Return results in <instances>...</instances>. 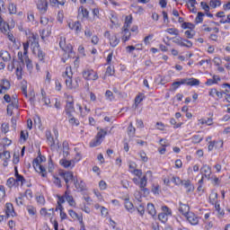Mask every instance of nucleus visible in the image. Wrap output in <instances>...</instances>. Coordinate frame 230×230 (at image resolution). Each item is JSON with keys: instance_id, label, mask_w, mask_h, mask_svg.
<instances>
[{"instance_id": "nucleus-17", "label": "nucleus", "mask_w": 230, "mask_h": 230, "mask_svg": "<svg viewBox=\"0 0 230 230\" xmlns=\"http://www.w3.org/2000/svg\"><path fill=\"white\" fill-rule=\"evenodd\" d=\"M41 217H44L45 218H50V220H53V215H55V209L54 208H41L40 211Z\"/></svg>"}, {"instance_id": "nucleus-52", "label": "nucleus", "mask_w": 230, "mask_h": 230, "mask_svg": "<svg viewBox=\"0 0 230 230\" xmlns=\"http://www.w3.org/2000/svg\"><path fill=\"white\" fill-rule=\"evenodd\" d=\"M190 139L191 143L197 145L198 143H200L202 141V137H200L199 135H194Z\"/></svg>"}, {"instance_id": "nucleus-24", "label": "nucleus", "mask_w": 230, "mask_h": 230, "mask_svg": "<svg viewBox=\"0 0 230 230\" xmlns=\"http://www.w3.org/2000/svg\"><path fill=\"white\" fill-rule=\"evenodd\" d=\"M74 184L77 191H84L85 190V182L81 179H74Z\"/></svg>"}, {"instance_id": "nucleus-21", "label": "nucleus", "mask_w": 230, "mask_h": 230, "mask_svg": "<svg viewBox=\"0 0 230 230\" xmlns=\"http://www.w3.org/2000/svg\"><path fill=\"white\" fill-rule=\"evenodd\" d=\"M5 215L7 218L15 217V210L13 209V205L12 203L5 204Z\"/></svg>"}, {"instance_id": "nucleus-63", "label": "nucleus", "mask_w": 230, "mask_h": 230, "mask_svg": "<svg viewBox=\"0 0 230 230\" xmlns=\"http://www.w3.org/2000/svg\"><path fill=\"white\" fill-rule=\"evenodd\" d=\"M23 198H24V195L19 194V196L15 199V202L17 206H22V204H24V202L22 201Z\"/></svg>"}, {"instance_id": "nucleus-6", "label": "nucleus", "mask_w": 230, "mask_h": 230, "mask_svg": "<svg viewBox=\"0 0 230 230\" xmlns=\"http://www.w3.org/2000/svg\"><path fill=\"white\" fill-rule=\"evenodd\" d=\"M200 173H201V179L199 181V184H202L204 182V179H207V181H211V167L208 164H204L200 168Z\"/></svg>"}, {"instance_id": "nucleus-22", "label": "nucleus", "mask_w": 230, "mask_h": 230, "mask_svg": "<svg viewBox=\"0 0 230 230\" xmlns=\"http://www.w3.org/2000/svg\"><path fill=\"white\" fill-rule=\"evenodd\" d=\"M10 30H12L10 24L4 22L3 17H1L0 15V31H2V33H9Z\"/></svg>"}, {"instance_id": "nucleus-42", "label": "nucleus", "mask_w": 230, "mask_h": 230, "mask_svg": "<svg viewBox=\"0 0 230 230\" xmlns=\"http://www.w3.org/2000/svg\"><path fill=\"white\" fill-rule=\"evenodd\" d=\"M8 12L11 15H15L17 13V5L13 3L9 4Z\"/></svg>"}, {"instance_id": "nucleus-10", "label": "nucleus", "mask_w": 230, "mask_h": 230, "mask_svg": "<svg viewBox=\"0 0 230 230\" xmlns=\"http://www.w3.org/2000/svg\"><path fill=\"white\" fill-rule=\"evenodd\" d=\"M104 37L106 39H109L110 45L111 46V48H116V46H118V44H119V39L118 38V35L111 34V31H106L104 32Z\"/></svg>"}, {"instance_id": "nucleus-51", "label": "nucleus", "mask_w": 230, "mask_h": 230, "mask_svg": "<svg viewBox=\"0 0 230 230\" xmlns=\"http://www.w3.org/2000/svg\"><path fill=\"white\" fill-rule=\"evenodd\" d=\"M166 33H169V35H175L176 37L179 35V30L175 28H169L165 30Z\"/></svg>"}, {"instance_id": "nucleus-40", "label": "nucleus", "mask_w": 230, "mask_h": 230, "mask_svg": "<svg viewBox=\"0 0 230 230\" xmlns=\"http://www.w3.org/2000/svg\"><path fill=\"white\" fill-rule=\"evenodd\" d=\"M13 109H17V100L14 99L13 101V103L9 104L7 106V114H9L10 116H12V111H13Z\"/></svg>"}, {"instance_id": "nucleus-41", "label": "nucleus", "mask_w": 230, "mask_h": 230, "mask_svg": "<svg viewBox=\"0 0 230 230\" xmlns=\"http://www.w3.org/2000/svg\"><path fill=\"white\" fill-rule=\"evenodd\" d=\"M109 19L111 20V24H113V26H116V24H118V14H116V13L111 12Z\"/></svg>"}, {"instance_id": "nucleus-50", "label": "nucleus", "mask_w": 230, "mask_h": 230, "mask_svg": "<svg viewBox=\"0 0 230 230\" xmlns=\"http://www.w3.org/2000/svg\"><path fill=\"white\" fill-rule=\"evenodd\" d=\"M183 181H184L181 180V178L178 176H172V182H173L175 186H181V184H182Z\"/></svg>"}, {"instance_id": "nucleus-19", "label": "nucleus", "mask_w": 230, "mask_h": 230, "mask_svg": "<svg viewBox=\"0 0 230 230\" xmlns=\"http://www.w3.org/2000/svg\"><path fill=\"white\" fill-rule=\"evenodd\" d=\"M60 177H62L66 184L67 190H69V182L73 181V172H65L59 173Z\"/></svg>"}, {"instance_id": "nucleus-58", "label": "nucleus", "mask_w": 230, "mask_h": 230, "mask_svg": "<svg viewBox=\"0 0 230 230\" xmlns=\"http://www.w3.org/2000/svg\"><path fill=\"white\" fill-rule=\"evenodd\" d=\"M27 211L29 215H31V217H33L34 215H37V208H35V207L33 206H28Z\"/></svg>"}, {"instance_id": "nucleus-46", "label": "nucleus", "mask_w": 230, "mask_h": 230, "mask_svg": "<svg viewBox=\"0 0 230 230\" xmlns=\"http://www.w3.org/2000/svg\"><path fill=\"white\" fill-rule=\"evenodd\" d=\"M52 181L55 184V186H57L58 188H62V182L60 181V178H58V176L53 175Z\"/></svg>"}, {"instance_id": "nucleus-4", "label": "nucleus", "mask_w": 230, "mask_h": 230, "mask_svg": "<svg viewBox=\"0 0 230 230\" xmlns=\"http://www.w3.org/2000/svg\"><path fill=\"white\" fill-rule=\"evenodd\" d=\"M66 104L65 106V114H66L67 117L73 116V114H75V100L73 99V96H71L69 94L66 95Z\"/></svg>"}, {"instance_id": "nucleus-20", "label": "nucleus", "mask_w": 230, "mask_h": 230, "mask_svg": "<svg viewBox=\"0 0 230 230\" xmlns=\"http://www.w3.org/2000/svg\"><path fill=\"white\" fill-rule=\"evenodd\" d=\"M10 152L8 151H3L0 153V159L1 161H4L3 164L4 166H8V163H10L11 159Z\"/></svg>"}, {"instance_id": "nucleus-30", "label": "nucleus", "mask_w": 230, "mask_h": 230, "mask_svg": "<svg viewBox=\"0 0 230 230\" xmlns=\"http://www.w3.org/2000/svg\"><path fill=\"white\" fill-rule=\"evenodd\" d=\"M218 202V193L217 190H212L209 195V203L210 204H217Z\"/></svg>"}, {"instance_id": "nucleus-9", "label": "nucleus", "mask_w": 230, "mask_h": 230, "mask_svg": "<svg viewBox=\"0 0 230 230\" xmlns=\"http://www.w3.org/2000/svg\"><path fill=\"white\" fill-rule=\"evenodd\" d=\"M180 85H189L190 87H196L200 85V80L197 78H182L180 79Z\"/></svg>"}, {"instance_id": "nucleus-60", "label": "nucleus", "mask_w": 230, "mask_h": 230, "mask_svg": "<svg viewBox=\"0 0 230 230\" xmlns=\"http://www.w3.org/2000/svg\"><path fill=\"white\" fill-rule=\"evenodd\" d=\"M202 21H204V13H198V15L195 19L196 24H200V22H202Z\"/></svg>"}, {"instance_id": "nucleus-47", "label": "nucleus", "mask_w": 230, "mask_h": 230, "mask_svg": "<svg viewBox=\"0 0 230 230\" xmlns=\"http://www.w3.org/2000/svg\"><path fill=\"white\" fill-rule=\"evenodd\" d=\"M15 177H16V180H15V182H20L22 185L24 184V182H26V180L24 179V177L21 174H19V172H15Z\"/></svg>"}, {"instance_id": "nucleus-13", "label": "nucleus", "mask_w": 230, "mask_h": 230, "mask_svg": "<svg viewBox=\"0 0 230 230\" xmlns=\"http://www.w3.org/2000/svg\"><path fill=\"white\" fill-rule=\"evenodd\" d=\"M59 164L66 170H73L75 168V160H67L66 157L59 160Z\"/></svg>"}, {"instance_id": "nucleus-64", "label": "nucleus", "mask_w": 230, "mask_h": 230, "mask_svg": "<svg viewBox=\"0 0 230 230\" xmlns=\"http://www.w3.org/2000/svg\"><path fill=\"white\" fill-rule=\"evenodd\" d=\"M223 89H225V93H226V94H230V84L227 83H225L222 84Z\"/></svg>"}, {"instance_id": "nucleus-43", "label": "nucleus", "mask_w": 230, "mask_h": 230, "mask_svg": "<svg viewBox=\"0 0 230 230\" xmlns=\"http://www.w3.org/2000/svg\"><path fill=\"white\" fill-rule=\"evenodd\" d=\"M69 155V143L63 142V157H67Z\"/></svg>"}, {"instance_id": "nucleus-45", "label": "nucleus", "mask_w": 230, "mask_h": 230, "mask_svg": "<svg viewBox=\"0 0 230 230\" xmlns=\"http://www.w3.org/2000/svg\"><path fill=\"white\" fill-rule=\"evenodd\" d=\"M52 6H64L66 4V0H49Z\"/></svg>"}, {"instance_id": "nucleus-8", "label": "nucleus", "mask_w": 230, "mask_h": 230, "mask_svg": "<svg viewBox=\"0 0 230 230\" xmlns=\"http://www.w3.org/2000/svg\"><path fill=\"white\" fill-rule=\"evenodd\" d=\"M173 44L181 46V48H191L193 43L188 40L182 39L181 36L174 37L172 39Z\"/></svg>"}, {"instance_id": "nucleus-44", "label": "nucleus", "mask_w": 230, "mask_h": 230, "mask_svg": "<svg viewBox=\"0 0 230 230\" xmlns=\"http://www.w3.org/2000/svg\"><path fill=\"white\" fill-rule=\"evenodd\" d=\"M50 35H51V29L49 28L44 29L40 33V37L42 40H44L45 39H48V37H49Z\"/></svg>"}, {"instance_id": "nucleus-27", "label": "nucleus", "mask_w": 230, "mask_h": 230, "mask_svg": "<svg viewBox=\"0 0 230 230\" xmlns=\"http://www.w3.org/2000/svg\"><path fill=\"white\" fill-rule=\"evenodd\" d=\"M78 17L81 19H89V11L84 6L79 7Z\"/></svg>"}, {"instance_id": "nucleus-37", "label": "nucleus", "mask_w": 230, "mask_h": 230, "mask_svg": "<svg viewBox=\"0 0 230 230\" xmlns=\"http://www.w3.org/2000/svg\"><path fill=\"white\" fill-rule=\"evenodd\" d=\"M67 118H68V123H70L72 127H78V125H80V120L75 118V116L71 115V116H68Z\"/></svg>"}, {"instance_id": "nucleus-29", "label": "nucleus", "mask_w": 230, "mask_h": 230, "mask_svg": "<svg viewBox=\"0 0 230 230\" xmlns=\"http://www.w3.org/2000/svg\"><path fill=\"white\" fill-rule=\"evenodd\" d=\"M181 184L185 188V190H187L188 192L195 190V186H193L191 181L190 180H183Z\"/></svg>"}, {"instance_id": "nucleus-61", "label": "nucleus", "mask_w": 230, "mask_h": 230, "mask_svg": "<svg viewBox=\"0 0 230 230\" xmlns=\"http://www.w3.org/2000/svg\"><path fill=\"white\" fill-rule=\"evenodd\" d=\"M93 194L95 195V197H97L99 202H103L104 199L101 191H99L98 190H94Z\"/></svg>"}, {"instance_id": "nucleus-14", "label": "nucleus", "mask_w": 230, "mask_h": 230, "mask_svg": "<svg viewBox=\"0 0 230 230\" xmlns=\"http://www.w3.org/2000/svg\"><path fill=\"white\" fill-rule=\"evenodd\" d=\"M186 220L190 224V226H198L199 225V217L195 213L193 212H189L187 216H185Z\"/></svg>"}, {"instance_id": "nucleus-12", "label": "nucleus", "mask_w": 230, "mask_h": 230, "mask_svg": "<svg viewBox=\"0 0 230 230\" xmlns=\"http://www.w3.org/2000/svg\"><path fill=\"white\" fill-rule=\"evenodd\" d=\"M83 78L84 80H98V73L94 72L93 69H86L83 72Z\"/></svg>"}, {"instance_id": "nucleus-34", "label": "nucleus", "mask_w": 230, "mask_h": 230, "mask_svg": "<svg viewBox=\"0 0 230 230\" xmlns=\"http://www.w3.org/2000/svg\"><path fill=\"white\" fill-rule=\"evenodd\" d=\"M0 58H2V60H4V62H8L12 58L10 53L6 50L0 51Z\"/></svg>"}, {"instance_id": "nucleus-48", "label": "nucleus", "mask_w": 230, "mask_h": 230, "mask_svg": "<svg viewBox=\"0 0 230 230\" xmlns=\"http://www.w3.org/2000/svg\"><path fill=\"white\" fill-rule=\"evenodd\" d=\"M199 170H200V167L199 166V164H195L193 165V167H189L187 170V173L188 175H191V173H193V172H199Z\"/></svg>"}, {"instance_id": "nucleus-32", "label": "nucleus", "mask_w": 230, "mask_h": 230, "mask_svg": "<svg viewBox=\"0 0 230 230\" xmlns=\"http://www.w3.org/2000/svg\"><path fill=\"white\" fill-rule=\"evenodd\" d=\"M63 78H65V80H69V78H73V69L71 68V66H67L65 70V72L63 73Z\"/></svg>"}, {"instance_id": "nucleus-36", "label": "nucleus", "mask_w": 230, "mask_h": 230, "mask_svg": "<svg viewBox=\"0 0 230 230\" xmlns=\"http://www.w3.org/2000/svg\"><path fill=\"white\" fill-rule=\"evenodd\" d=\"M45 134H46L47 140L49 141V146H52V147L55 146V139L53 138V137H51V131L47 130Z\"/></svg>"}, {"instance_id": "nucleus-5", "label": "nucleus", "mask_w": 230, "mask_h": 230, "mask_svg": "<svg viewBox=\"0 0 230 230\" xmlns=\"http://www.w3.org/2000/svg\"><path fill=\"white\" fill-rule=\"evenodd\" d=\"M59 48H61V49L68 55V58L75 57V50H73V45L66 44V38L64 37L60 38Z\"/></svg>"}, {"instance_id": "nucleus-55", "label": "nucleus", "mask_w": 230, "mask_h": 230, "mask_svg": "<svg viewBox=\"0 0 230 230\" xmlns=\"http://www.w3.org/2000/svg\"><path fill=\"white\" fill-rule=\"evenodd\" d=\"M162 214L167 215L168 217H172V209L166 206L162 207Z\"/></svg>"}, {"instance_id": "nucleus-28", "label": "nucleus", "mask_w": 230, "mask_h": 230, "mask_svg": "<svg viewBox=\"0 0 230 230\" xmlns=\"http://www.w3.org/2000/svg\"><path fill=\"white\" fill-rule=\"evenodd\" d=\"M179 211L183 215V217H186L190 213V207L182 202H180Z\"/></svg>"}, {"instance_id": "nucleus-16", "label": "nucleus", "mask_w": 230, "mask_h": 230, "mask_svg": "<svg viewBox=\"0 0 230 230\" xmlns=\"http://www.w3.org/2000/svg\"><path fill=\"white\" fill-rule=\"evenodd\" d=\"M79 83H80L79 78H75V80L71 78L66 79L67 89H78Z\"/></svg>"}, {"instance_id": "nucleus-26", "label": "nucleus", "mask_w": 230, "mask_h": 230, "mask_svg": "<svg viewBox=\"0 0 230 230\" xmlns=\"http://www.w3.org/2000/svg\"><path fill=\"white\" fill-rule=\"evenodd\" d=\"M121 35L122 42H128V40H130V37H132V33H130V31L128 29L122 28Z\"/></svg>"}, {"instance_id": "nucleus-59", "label": "nucleus", "mask_w": 230, "mask_h": 230, "mask_svg": "<svg viewBox=\"0 0 230 230\" xmlns=\"http://www.w3.org/2000/svg\"><path fill=\"white\" fill-rule=\"evenodd\" d=\"M28 49H30V42L23 43V53L22 57H28Z\"/></svg>"}, {"instance_id": "nucleus-35", "label": "nucleus", "mask_w": 230, "mask_h": 230, "mask_svg": "<svg viewBox=\"0 0 230 230\" xmlns=\"http://www.w3.org/2000/svg\"><path fill=\"white\" fill-rule=\"evenodd\" d=\"M147 213L151 215V217H155V215H157V210H155V207L154 206V204H147Z\"/></svg>"}, {"instance_id": "nucleus-7", "label": "nucleus", "mask_w": 230, "mask_h": 230, "mask_svg": "<svg viewBox=\"0 0 230 230\" xmlns=\"http://www.w3.org/2000/svg\"><path fill=\"white\" fill-rule=\"evenodd\" d=\"M67 26L69 30L75 31V35H80V33H82V23H80V22L69 20L67 21Z\"/></svg>"}, {"instance_id": "nucleus-15", "label": "nucleus", "mask_w": 230, "mask_h": 230, "mask_svg": "<svg viewBox=\"0 0 230 230\" xmlns=\"http://www.w3.org/2000/svg\"><path fill=\"white\" fill-rule=\"evenodd\" d=\"M36 4L40 13H46L48 12V1L47 0H36Z\"/></svg>"}, {"instance_id": "nucleus-54", "label": "nucleus", "mask_w": 230, "mask_h": 230, "mask_svg": "<svg viewBox=\"0 0 230 230\" xmlns=\"http://www.w3.org/2000/svg\"><path fill=\"white\" fill-rule=\"evenodd\" d=\"M128 134L131 137H134V134H136V128L132 125V122H130L128 128Z\"/></svg>"}, {"instance_id": "nucleus-2", "label": "nucleus", "mask_w": 230, "mask_h": 230, "mask_svg": "<svg viewBox=\"0 0 230 230\" xmlns=\"http://www.w3.org/2000/svg\"><path fill=\"white\" fill-rule=\"evenodd\" d=\"M45 158H42V156H39L36 159H34L32 163V166L34 170L41 175V177H48V172L46 171V167L42 166V163H44Z\"/></svg>"}, {"instance_id": "nucleus-3", "label": "nucleus", "mask_w": 230, "mask_h": 230, "mask_svg": "<svg viewBox=\"0 0 230 230\" xmlns=\"http://www.w3.org/2000/svg\"><path fill=\"white\" fill-rule=\"evenodd\" d=\"M105 136H107V130L100 129L95 137L91 142L90 146L94 148L96 146H100L102 143H103V139H105Z\"/></svg>"}, {"instance_id": "nucleus-33", "label": "nucleus", "mask_w": 230, "mask_h": 230, "mask_svg": "<svg viewBox=\"0 0 230 230\" xmlns=\"http://www.w3.org/2000/svg\"><path fill=\"white\" fill-rule=\"evenodd\" d=\"M124 206L127 211H128L129 213H134L135 211L134 204H132V202H130L128 199H125Z\"/></svg>"}, {"instance_id": "nucleus-39", "label": "nucleus", "mask_w": 230, "mask_h": 230, "mask_svg": "<svg viewBox=\"0 0 230 230\" xmlns=\"http://www.w3.org/2000/svg\"><path fill=\"white\" fill-rule=\"evenodd\" d=\"M199 125H208V127H211V125H213V119L211 118L199 119Z\"/></svg>"}, {"instance_id": "nucleus-18", "label": "nucleus", "mask_w": 230, "mask_h": 230, "mask_svg": "<svg viewBox=\"0 0 230 230\" xmlns=\"http://www.w3.org/2000/svg\"><path fill=\"white\" fill-rule=\"evenodd\" d=\"M68 215L73 218V220H78L80 226H84V216L78 215L75 210L69 209L68 210Z\"/></svg>"}, {"instance_id": "nucleus-25", "label": "nucleus", "mask_w": 230, "mask_h": 230, "mask_svg": "<svg viewBox=\"0 0 230 230\" xmlns=\"http://www.w3.org/2000/svg\"><path fill=\"white\" fill-rule=\"evenodd\" d=\"M222 79L218 75H213L211 79H208L205 83V85H208V87L211 85H217L219 82H221Z\"/></svg>"}, {"instance_id": "nucleus-62", "label": "nucleus", "mask_w": 230, "mask_h": 230, "mask_svg": "<svg viewBox=\"0 0 230 230\" xmlns=\"http://www.w3.org/2000/svg\"><path fill=\"white\" fill-rule=\"evenodd\" d=\"M209 4L211 8H217V6H220L222 3L220 2V0H211Z\"/></svg>"}, {"instance_id": "nucleus-1", "label": "nucleus", "mask_w": 230, "mask_h": 230, "mask_svg": "<svg viewBox=\"0 0 230 230\" xmlns=\"http://www.w3.org/2000/svg\"><path fill=\"white\" fill-rule=\"evenodd\" d=\"M131 173L135 175L133 178V182L136 184V186H138L141 190H146V184L148 182V180L146 179V176L141 177L143 175V172L141 170H134L131 171Z\"/></svg>"}, {"instance_id": "nucleus-49", "label": "nucleus", "mask_w": 230, "mask_h": 230, "mask_svg": "<svg viewBox=\"0 0 230 230\" xmlns=\"http://www.w3.org/2000/svg\"><path fill=\"white\" fill-rule=\"evenodd\" d=\"M168 217L166 214H163V212H161L158 215V219L160 220V222H162V224H166V222H168Z\"/></svg>"}, {"instance_id": "nucleus-38", "label": "nucleus", "mask_w": 230, "mask_h": 230, "mask_svg": "<svg viewBox=\"0 0 230 230\" xmlns=\"http://www.w3.org/2000/svg\"><path fill=\"white\" fill-rule=\"evenodd\" d=\"M132 24V15H128L125 18V22L123 25V29L128 30Z\"/></svg>"}, {"instance_id": "nucleus-23", "label": "nucleus", "mask_w": 230, "mask_h": 230, "mask_svg": "<svg viewBox=\"0 0 230 230\" xmlns=\"http://www.w3.org/2000/svg\"><path fill=\"white\" fill-rule=\"evenodd\" d=\"M65 199L71 208H76V201H75V198L69 194V190L65 192Z\"/></svg>"}, {"instance_id": "nucleus-53", "label": "nucleus", "mask_w": 230, "mask_h": 230, "mask_svg": "<svg viewBox=\"0 0 230 230\" xmlns=\"http://www.w3.org/2000/svg\"><path fill=\"white\" fill-rule=\"evenodd\" d=\"M105 97L109 102H114V93L111 90L106 91Z\"/></svg>"}, {"instance_id": "nucleus-31", "label": "nucleus", "mask_w": 230, "mask_h": 230, "mask_svg": "<svg viewBox=\"0 0 230 230\" xmlns=\"http://www.w3.org/2000/svg\"><path fill=\"white\" fill-rule=\"evenodd\" d=\"M66 202V197L65 194L63 196H58V207L56 208V211H62V209H64V207L62 206V204H64Z\"/></svg>"}, {"instance_id": "nucleus-57", "label": "nucleus", "mask_w": 230, "mask_h": 230, "mask_svg": "<svg viewBox=\"0 0 230 230\" xmlns=\"http://www.w3.org/2000/svg\"><path fill=\"white\" fill-rule=\"evenodd\" d=\"M152 39H154V34H149L148 36L144 38L145 46H150V42H152Z\"/></svg>"}, {"instance_id": "nucleus-11", "label": "nucleus", "mask_w": 230, "mask_h": 230, "mask_svg": "<svg viewBox=\"0 0 230 230\" xmlns=\"http://www.w3.org/2000/svg\"><path fill=\"white\" fill-rule=\"evenodd\" d=\"M18 58L21 60L22 64H26V67L30 73H31L33 69V64L31 63L30 58L28 56L22 57V52H18Z\"/></svg>"}, {"instance_id": "nucleus-56", "label": "nucleus", "mask_w": 230, "mask_h": 230, "mask_svg": "<svg viewBox=\"0 0 230 230\" xmlns=\"http://www.w3.org/2000/svg\"><path fill=\"white\" fill-rule=\"evenodd\" d=\"M145 95L143 93L138 94L136 98H135V105L136 107H137V105H139L141 103V102L144 100Z\"/></svg>"}]
</instances>
